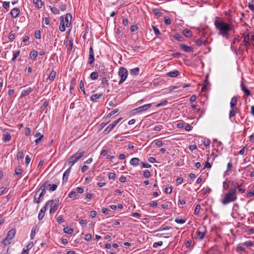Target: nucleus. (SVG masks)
<instances>
[{"label": "nucleus", "instance_id": "f257e3e1", "mask_svg": "<svg viewBox=\"0 0 254 254\" xmlns=\"http://www.w3.org/2000/svg\"><path fill=\"white\" fill-rule=\"evenodd\" d=\"M214 25L218 34L222 36L226 39H228L229 37V32L232 29L233 26L226 22L222 18L216 16L215 17Z\"/></svg>", "mask_w": 254, "mask_h": 254}, {"label": "nucleus", "instance_id": "f03ea898", "mask_svg": "<svg viewBox=\"0 0 254 254\" xmlns=\"http://www.w3.org/2000/svg\"><path fill=\"white\" fill-rule=\"evenodd\" d=\"M237 199L236 188H231L229 191L224 194L221 202L223 205H226L231 202L235 201Z\"/></svg>", "mask_w": 254, "mask_h": 254}, {"label": "nucleus", "instance_id": "7ed1b4c3", "mask_svg": "<svg viewBox=\"0 0 254 254\" xmlns=\"http://www.w3.org/2000/svg\"><path fill=\"white\" fill-rule=\"evenodd\" d=\"M194 30L197 32L198 31L200 33V37L197 38L196 39H194L193 42L195 43L196 45L197 46H200L202 44H203L205 46L207 45L209 43L206 39V38L204 36V32L203 31H201L199 29H194Z\"/></svg>", "mask_w": 254, "mask_h": 254}, {"label": "nucleus", "instance_id": "20e7f679", "mask_svg": "<svg viewBox=\"0 0 254 254\" xmlns=\"http://www.w3.org/2000/svg\"><path fill=\"white\" fill-rule=\"evenodd\" d=\"M118 74L121 77V79L119 82V85L122 84L127 79L128 75V71L127 69L123 67L120 68Z\"/></svg>", "mask_w": 254, "mask_h": 254}, {"label": "nucleus", "instance_id": "39448f33", "mask_svg": "<svg viewBox=\"0 0 254 254\" xmlns=\"http://www.w3.org/2000/svg\"><path fill=\"white\" fill-rule=\"evenodd\" d=\"M122 119V118H120L110 124L104 130V133L106 134L109 133Z\"/></svg>", "mask_w": 254, "mask_h": 254}, {"label": "nucleus", "instance_id": "423d86ee", "mask_svg": "<svg viewBox=\"0 0 254 254\" xmlns=\"http://www.w3.org/2000/svg\"><path fill=\"white\" fill-rule=\"evenodd\" d=\"M205 228L203 226L199 227L196 232V237L202 240L205 235Z\"/></svg>", "mask_w": 254, "mask_h": 254}, {"label": "nucleus", "instance_id": "0eeeda50", "mask_svg": "<svg viewBox=\"0 0 254 254\" xmlns=\"http://www.w3.org/2000/svg\"><path fill=\"white\" fill-rule=\"evenodd\" d=\"M94 61L95 59L93 49L92 46H90L89 51V58L87 63L89 64H92L94 63Z\"/></svg>", "mask_w": 254, "mask_h": 254}, {"label": "nucleus", "instance_id": "6e6552de", "mask_svg": "<svg viewBox=\"0 0 254 254\" xmlns=\"http://www.w3.org/2000/svg\"><path fill=\"white\" fill-rule=\"evenodd\" d=\"M151 104H145L134 109L133 111H135L136 113L141 112L142 111L147 110V109L150 108L151 107Z\"/></svg>", "mask_w": 254, "mask_h": 254}, {"label": "nucleus", "instance_id": "1a4fd4ad", "mask_svg": "<svg viewBox=\"0 0 254 254\" xmlns=\"http://www.w3.org/2000/svg\"><path fill=\"white\" fill-rule=\"evenodd\" d=\"M72 16L71 14L69 13L66 14L65 17H64V23H65L66 27L70 26L71 24Z\"/></svg>", "mask_w": 254, "mask_h": 254}, {"label": "nucleus", "instance_id": "9d476101", "mask_svg": "<svg viewBox=\"0 0 254 254\" xmlns=\"http://www.w3.org/2000/svg\"><path fill=\"white\" fill-rule=\"evenodd\" d=\"M60 24L59 26V30L61 32H64L65 30V23H64V17L63 16H61L60 18Z\"/></svg>", "mask_w": 254, "mask_h": 254}, {"label": "nucleus", "instance_id": "9b49d317", "mask_svg": "<svg viewBox=\"0 0 254 254\" xmlns=\"http://www.w3.org/2000/svg\"><path fill=\"white\" fill-rule=\"evenodd\" d=\"M15 234H16L15 229H12L8 232L6 238L8 240H9L10 241H11V240L15 236Z\"/></svg>", "mask_w": 254, "mask_h": 254}, {"label": "nucleus", "instance_id": "f8f14e48", "mask_svg": "<svg viewBox=\"0 0 254 254\" xmlns=\"http://www.w3.org/2000/svg\"><path fill=\"white\" fill-rule=\"evenodd\" d=\"M85 151L77 152L72 155V156L74 157V159H75V161L77 162L85 155Z\"/></svg>", "mask_w": 254, "mask_h": 254}, {"label": "nucleus", "instance_id": "ddd939ff", "mask_svg": "<svg viewBox=\"0 0 254 254\" xmlns=\"http://www.w3.org/2000/svg\"><path fill=\"white\" fill-rule=\"evenodd\" d=\"M54 201L56 203L54 205L51 204V208L50 209V213L51 214L55 213L57 210L59 206V200H55Z\"/></svg>", "mask_w": 254, "mask_h": 254}, {"label": "nucleus", "instance_id": "4468645a", "mask_svg": "<svg viewBox=\"0 0 254 254\" xmlns=\"http://www.w3.org/2000/svg\"><path fill=\"white\" fill-rule=\"evenodd\" d=\"M238 109L237 108H233L230 109L229 114V119L233 122L234 120V119L233 118L235 116L236 114L237 113Z\"/></svg>", "mask_w": 254, "mask_h": 254}, {"label": "nucleus", "instance_id": "2eb2a0df", "mask_svg": "<svg viewBox=\"0 0 254 254\" xmlns=\"http://www.w3.org/2000/svg\"><path fill=\"white\" fill-rule=\"evenodd\" d=\"M20 13V9L19 8H13L10 11V15L12 17L15 18L17 17Z\"/></svg>", "mask_w": 254, "mask_h": 254}, {"label": "nucleus", "instance_id": "dca6fc26", "mask_svg": "<svg viewBox=\"0 0 254 254\" xmlns=\"http://www.w3.org/2000/svg\"><path fill=\"white\" fill-rule=\"evenodd\" d=\"M241 90L243 91L244 93L247 96H249L251 95V93L250 91L247 89L246 86L244 84L243 82H242L241 83Z\"/></svg>", "mask_w": 254, "mask_h": 254}, {"label": "nucleus", "instance_id": "f3484780", "mask_svg": "<svg viewBox=\"0 0 254 254\" xmlns=\"http://www.w3.org/2000/svg\"><path fill=\"white\" fill-rule=\"evenodd\" d=\"M238 99L235 96H234L232 98L231 102H230V109H235L237 108L236 107L237 104Z\"/></svg>", "mask_w": 254, "mask_h": 254}, {"label": "nucleus", "instance_id": "a211bd4d", "mask_svg": "<svg viewBox=\"0 0 254 254\" xmlns=\"http://www.w3.org/2000/svg\"><path fill=\"white\" fill-rule=\"evenodd\" d=\"M70 170H71V168H70V167H69L64 173L63 177V182H66L67 181L69 173L70 172Z\"/></svg>", "mask_w": 254, "mask_h": 254}, {"label": "nucleus", "instance_id": "6ab92c4d", "mask_svg": "<svg viewBox=\"0 0 254 254\" xmlns=\"http://www.w3.org/2000/svg\"><path fill=\"white\" fill-rule=\"evenodd\" d=\"M46 210L47 208L46 207H43L41 209L40 212L38 214V219L39 220H41L43 218L45 215V212H46Z\"/></svg>", "mask_w": 254, "mask_h": 254}, {"label": "nucleus", "instance_id": "aec40b11", "mask_svg": "<svg viewBox=\"0 0 254 254\" xmlns=\"http://www.w3.org/2000/svg\"><path fill=\"white\" fill-rule=\"evenodd\" d=\"M33 91V89L31 87H28L26 90H23L21 93V97H24L28 95H29L32 91Z\"/></svg>", "mask_w": 254, "mask_h": 254}, {"label": "nucleus", "instance_id": "412c9836", "mask_svg": "<svg viewBox=\"0 0 254 254\" xmlns=\"http://www.w3.org/2000/svg\"><path fill=\"white\" fill-rule=\"evenodd\" d=\"M11 243V242L9 240H8L6 238L5 239H4L1 241V244L2 245L3 249H4V250H5V249H6L7 248L6 247L9 246Z\"/></svg>", "mask_w": 254, "mask_h": 254}, {"label": "nucleus", "instance_id": "4be33fe9", "mask_svg": "<svg viewBox=\"0 0 254 254\" xmlns=\"http://www.w3.org/2000/svg\"><path fill=\"white\" fill-rule=\"evenodd\" d=\"M76 162H77L75 161V159H74V157H73L72 155L68 158V159L67 160V162L65 163V165L68 164V165H70L69 167L71 168V166Z\"/></svg>", "mask_w": 254, "mask_h": 254}, {"label": "nucleus", "instance_id": "5701e85b", "mask_svg": "<svg viewBox=\"0 0 254 254\" xmlns=\"http://www.w3.org/2000/svg\"><path fill=\"white\" fill-rule=\"evenodd\" d=\"M23 172V169L21 166H18L14 170V175L15 176H19Z\"/></svg>", "mask_w": 254, "mask_h": 254}, {"label": "nucleus", "instance_id": "b1692460", "mask_svg": "<svg viewBox=\"0 0 254 254\" xmlns=\"http://www.w3.org/2000/svg\"><path fill=\"white\" fill-rule=\"evenodd\" d=\"M140 160L138 158H133L130 161V165L133 166H136L139 163Z\"/></svg>", "mask_w": 254, "mask_h": 254}, {"label": "nucleus", "instance_id": "393cba45", "mask_svg": "<svg viewBox=\"0 0 254 254\" xmlns=\"http://www.w3.org/2000/svg\"><path fill=\"white\" fill-rule=\"evenodd\" d=\"M168 76L175 77L179 75V71L178 70L171 71L167 73Z\"/></svg>", "mask_w": 254, "mask_h": 254}, {"label": "nucleus", "instance_id": "a878e982", "mask_svg": "<svg viewBox=\"0 0 254 254\" xmlns=\"http://www.w3.org/2000/svg\"><path fill=\"white\" fill-rule=\"evenodd\" d=\"M101 84L102 85L103 87L104 88H107L109 87L108 80L106 77L102 78L101 80Z\"/></svg>", "mask_w": 254, "mask_h": 254}, {"label": "nucleus", "instance_id": "bb28decb", "mask_svg": "<svg viewBox=\"0 0 254 254\" xmlns=\"http://www.w3.org/2000/svg\"><path fill=\"white\" fill-rule=\"evenodd\" d=\"M102 95V93L93 94L90 97L91 100L93 102H96L97 99L100 98Z\"/></svg>", "mask_w": 254, "mask_h": 254}, {"label": "nucleus", "instance_id": "cd10ccee", "mask_svg": "<svg viewBox=\"0 0 254 254\" xmlns=\"http://www.w3.org/2000/svg\"><path fill=\"white\" fill-rule=\"evenodd\" d=\"M11 139L10 134L8 132H5L3 134V140L4 142L9 141Z\"/></svg>", "mask_w": 254, "mask_h": 254}, {"label": "nucleus", "instance_id": "c85d7f7f", "mask_svg": "<svg viewBox=\"0 0 254 254\" xmlns=\"http://www.w3.org/2000/svg\"><path fill=\"white\" fill-rule=\"evenodd\" d=\"M139 68L136 67L130 70V74L131 75H137L139 74Z\"/></svg>", "mask_w": 254, "mask_h": 254}, {"label": "nucleus", "instance_id": "c756f323", "mask_svg": "<svg viewBox=\"0 0 254 254\" xmlns=\"http://www.w3.org/2000/svg\"><path fill=\"white\" fill-rule=\"evenodd\" d=\"M180 47L182 50L186 52H190V47L188 46L185 44H180Z\"/></svg>", "mask_w": 254, "mask_h": 254}, {"label": "nucleus", "instance_id": "7c9ffc66", "mask_svg": "<svg viewBox=\"0 0 254 254\" xmlns=\"http://www.w3.org/2000/svg\"><path fill=\"white\" fill-rule=\"evenodd\" d=\"M243 43L244 45L246 48H248L250 46V43L249 42V38L248 35L244 36Z\"/></svg>", "mask_w": 254, "mask_h": 254}, {"label": "nucleus", "instance_id": "2f4dec72", "mask_svg": "<svg viewBox=\"0 0 254 254\" xmlns=\"http://www.w3.org/2000/svg\"><path fill=\"white\" fill-rule=\"evenodd\" d=\"M41 190V192L40 194L39 195L40 196V197H41L43 199V196L45 195V194L46 193V190H45L44 188H43L40 187L38 188V189L37 190V191H38V192H39Z\"/></svg>", "mask_w": 254, "mask_h": 254}, {"label": "nucleus", "instance_id": "473e14b6", "mask_svg": "<svg viewBox=\"0 0 254 254\" xmlns=\"http://www.w3.org/2000/svg\"><path fill=\"white\" fill-rule=\"evenodd\" d=\"M37 194H38V191H37L35 194L33 201L34 203H36L38 204L43 200V199L41 197H40L39 195L38 197H37Z\"/></svg>", "mask_w": 254, "mask_h": 254}, {"label": "nucleus", "instance_id": "72a5a7b5", "mask_svg": "<svg viewBox=\"0 0 254 254\" xmlns=\"http://www.w3.org/2000/svg\"><path fill=\"white\" fill-rule=\"evenodd\" d=\"M40 187L43 188H44L45 190H49V189L51 187V184L49 183V181H46V182H44L41 185V186Z\"/></svg>", "mask_w": 254, "mask_h": 254}, {"label": "nucleus", "instance_id": "f704fd0d", "mask_svg": "<svg viewBox=\"0 0 254 254\" xmlns=\"http://www.w3.org/2000/svg\"><path fill=\"white\" fill-rule=\"evenodd\" d=\"M98 76L99 72L94 71L91 73L90 77L92 80H96L98 78Z\"/></svg>", "mask_w": 254, "mask_h": 254}, {"label": "nucleus", "instance_id": "c9c22d12", "mask_svg": "<svg viewBox=\"0 0 254 254\" xmlns=\"http://www.w3.org/2000/svg\"><path fill=\"white\" fill-rule=\"evenodd\" d=\"M56 75V72L53 70L50 73L48 78L50 81H52L55 79Z\"/></svg>", "mask_w": 254, "mask_h": 254}, {"label": "nucleus", "instance_id": "e433bc0d", "mask_svg": "<svg viewBox=\"0 0 254 254\" xmlns=\"http://www.w3.org/2000/svg\"><path fill=\"white\" fill-rule=\"evenodd\" d=\"M64 232L65 233L71 234L73 233V230L71 228L66 226V227L64 228Z\"/></svg>", "mask_w": 254, "mask_h": 254}, {"label": "nucleus", "instance_id": "4c0bfd02", "mask_svg": "<svg viewBox=\"0 0 254 254\" xmlns=\"http://www.w3.org/2000/svg\"><path fill=\"white\" fill-rule=\"evenodd\" d=\"M152 11H153L154 14L157 17H160L162 14V13L161 12L160 9L158 8H154L152 10Z\"/></svg>", "mask_w": 254, "mask_h": 254}, {"label": "nucleus", "instance_id": "58836bf2", "mask_svg": "<svg viewBox=\"0 0 254 254\" xmlns=\"http://www.w3.org/2000/svg\"><path fill=\"white\" fill-rule=\"evenodd\" d=\"M35 6L38 8H41L42 6V2L41 0H33Z\"/></svg>", "mask_w": 254, "mask_h": 254}, {"label": "nucleus", "instance_id": "ea45409f", "mask_svg": "<svg viewBox=\"0 0 254 254\" xmlns=\"http://www.w3.org/2000/svg\"><path fill=\"white\" fill-rule=\"evenodd\" d=\"M173 38L176 39V40L179 41H183L184 40V38L182 37L180 34L178 33H176L173 36Z\"/></svg>", "mask_w": 254, "mask_h": 254}, {"label": "nucleus", "instance_id": "a19ab883", "mask_svg": "<svg viewBox=\"0 0 254 254\" xmlns=\"http://www.w3.org/2000/svg\"><path fill=\"white\" fill-rule=\"evenodd\" d=\"M37 56V52L35 50H33L30 53V58L32 60H34Z\"/></svg>", "mask_w": 254, "mask_h": 254}, {"label": "nucleus", "instance_id": "79ce46f5", "mask_svg": "<svg viewBox=\"0 0 254 254\" xmlns=\"http://www.w3.org/2000/svg\"><path fill=\"white\" fill-rule=\"evenodd\" d=\"M59 8L62 11H64L66 8V4L65 2L63 3V2H60Z\"/></svg>", "mask_w": 254, "mask_h": 254}, {"label": "nucleus", "instance_id": "37998d69", "mask_svg": "<svg viewBox=\"0 0 254 254\" xmlns=\"http://www.w3.org/2000/svg\"><path fill=\"white\" fill-rule=\"evenodd\" d=\"M50 9H51L52 12L55 14H59V13H60L59 9L56 7L50 6Z\"/></svg>", "mask_w": 254, "mask_h": 254}, {"label": "nucleus", "instance_id": "c03bdc74", "mask_svg": "<svg viewBox=\"0 0 254 254\" xmlns=\"http://www.w3.org/2000/svg\"><path fill=\"white\" fill-rule=\"evenodd\" d=\"M76 194L77 193H76V191H71L68 194V196L70 198H72L73 199H74L76 198Z\"/></svg>", "mask_w": 254, "mask_h": 254}, {"label": "nucleus", "instance_id": "a18cd8bd", "mask_svg": "<svg viewBox=\"0 0 254 254\" xmlns=\"http://www.w3.org/2000/svg\"><path fill=\"white\" fill-rule=\"evenodd\" d=\"M79 87H80V89L81 90V91L83 92V94L84 95H85L86 93H85V88L84 87V82L82 80H81L80 82Z\"/></svg>", "mask_w": 254, "mask_h": 254}, {"label": "nucleus", "instance_id": "49530a36", "mask_svg": "<svg viewBox=\"0 0 254 254\" xmlns=\"http://www.w3.org/2000/svg\"><path fill=\"white\" fill-rule=\"evenodd\" d=\"M152 28L153 29V31L154 32V33L156 35V36H158V35H160L161 34L160 30H159V29H158L157 27H156L155 26H152Z\"/></svg>", "mask_w": 254, "mask_h": 254}, {"label": "nucleus", "instance_id": "de8ad7c7", "mask_svg": "<svg viewBox=\"0 0 254 254\" xmlns=\"http://www.w3.org/2000/svg\"><path fill=\"white\" fill-rule=\"evenodd\" d=\"M20 53V51L19 50L14 53L13 58L11 59L12 62H14L16 60V58L19 56Z\"/></svg>", "mask_w": 254, "mask_h": 254}, {"label": "nucleus", "instance_id": "09e8293b", "mask_svg": "<svg viewBox=\"0 0 254 254\" xmlns=\"http://www.w3.org/2000/svg\"><path fill=\"white\" fill-rule=\"evenodd\" d=\"M243 245L247 247H250L254 246L253 243L251 241H246L243 243Z\"/></svg>", "mask_w": 254, "mask_h": 254}, {"label": "nucleus", "instance_id": "8fccbe9b", "mask_svg": "<svg viewBox=\"0 0 254 254\" xmlns=\"http://www.w3.org/2000/svg\"><path fill=\"white\" fill-rule=\"evenodd\" d=\"M200 204H197L195 206V209H194V214L195 215L198 214L199 212L200 211Z\"/></svg>", "mask_w": 254, "mask_h": 254}, {"label": "nucleus", "instance_id": "3c124183", "mask_svg": "<svg viewBox=\"0 0 254 254\" xmlns=\"http://www.w3.org/2000/svg\"><path fill=\"white\" fill-rule=\"evenodd\" d=\"M41 37V32L40 30H37L35 33V38L37 39H40Z\"/></svg>", "mask_w": 254, "mask_h": 254}, {"label": "nucleus", "instance_id": "603ef678", "mask_svg": "<svg viewBox=\"0 0 254 254\" xmlns=\"http://www.w3.org/2000/svg\"><path fill=\"white\" fill-rule=\"evenodd\" d=\"M23 152L22 151H18L17 154V159L20 160L23 158Z\"/></svg>", "mask_w": 254, "mask_h": 254}, {"label": "nucleus", "instance_id": "864d4df0", "mask_svg": "<svg viewBox=\"0 0 254 254\" xmlns=\"http://www.w3.org/2000/svg\"><path fill=\"white\" fill-rule=\"evenodd\" d=\"M243 246H244L243 245V243L239 244V245H238V246L237 247V251H245V249L244 248Z\"/></svg>", "mask_w": 254, "mask_h": 254}, {"label": "nucleus", "instance_id": "5fc2aeb1", "mask_svg": "<svg viewBox=\"0 0 254 254\" xmlns=\"http://www.w3.org/2000/svg\"><path fill=\"white\" fill-rule=\"evenodd\" d=\"M119 111V109H116L112 111L110 113L108 114L107 116V118H110L111 116L118 113Z\"/></svg>", "mask_w": 254, "mask_h": 254}, {"label": "nucleus", "instance_id": "6e6d98bb", "mask_svg": "<svg viewBox=\"0 0 254 254\" xmlns=\"http://www.w3.org/2000/svg\"><path fill=\"white\" fill-rule=\"evenodd\" d=\"M183 34L184 35L187 37H190V31L188 29H185L183 30Z\"/></svg>", "mask_w": 254, "mask_h": 254}, {"label": "nucleus", "instance_id": "4d7b16f0", "mask_svg": "<svg viewBox=\"0 0 254 254\" xmlns=\"http://www.w3.org/2000/svg\"><path fill=\"white\" fill-rule=\"evenodd\" d=\"M151 176L150 172L149 170H145L143 173V177L148 178Z\"/></svg>", "mask_w": 254, "mask_h": 254}, {"label": "nucleus", "instance_id": "13d9d810", "mask_svg": "<svg viewBox=\"0 0 254 254\" xmlns=\"http://www.w3.org/2000/svg\"><path fill=\"white\" fill-rule=\"evenodd\" d=\"M168 103V101L165 100L163 101L162 102H160L159 104H157L156 107H159L161 106H163L166 105Z\"/></svg>", "mask_w": 254, "mask_h": 254}, {"label": "nucleus", "instance_id": "bf43d9fd", "mask_svg": "<svg viewBox=\"0 0 254 254\" xmlns=\"http://www.w3.org/2000/svg\"><path fill=\"white\" fill-rule=\"evenodd\" d=\"M165 23L166 25H170L171 23V20L169 17L165 16L164 18Z\"/></svg>", "mask_w": 254, "mask_h": 254}, {"label": "nucleus", "instance_id": "052dcab7", "mask_svg": "<svg viewBox=\"0 0 254 254\" xmlns=\"http://www.w3.org/2000/svg\"><path fill=\"white\" fill-rule=\"evenodd\" d=\"M232 168V164L231 162H229L228 164H227V170H226V171L225 172V174L226 173V172H229L231 170Z\"/></svg>", "mask_w": 254, "mask_h": 254}, {"label": "nucleus", "instance_id": "680f3d73", "mask_svg": "<svg viewBox=\"0 0 254 254\" xmlns=\"http://www.w3.org/2000/svg\"><path fill=\"white\" fill-rule=\"evenodd\" d=\"M228 183H229V182H227L226 181H224L223 182V189L224 190H228V189L229 188V184Z\"/></svg>", "mask_w": 254, "mask_h": 254}, {"label": "nucleus", "instance_id": "e2e57ef3", "mask_svg": "<svg viewBox=\"0 0 254 254\" xmlns=\"http://www.w3.org/2000/svg\"><path fill=\"white\" fill-rule=\"evenodd\" d=\"M57 188V185L56 184L51 185V187L49 189L50 191H55Z\"/></svg>", "mask_w": 254, "mask_h": 254}, {"label": "nucleus", "instance_id": "0e129e2a", "mask_svg": "<svg viewBox=\"0 0 254 254\" xmlns=\"http://www.w3.org/2000/svg\"><path fill=\"white\" fill-rule=\"evenodd\" d=\"M210 191H211L210 189H209L208 188H203L202 190V193L204 194H205L207 193H209Z\"/></svg>", "mask_w": 254, "mask_h": 254}, {"label": "nucleus", "instance_id": "69168bd1", "mask_svg": "<svg viewBox=\"0 0 254 254\" xmlns=\"http://www.w3.org/2000/svg\"><path fill=\"white\" fill-rule=\"evenodd\" d=\"M172 191V187H166L165 189V192L167 194H170Z\"/></svg>", "mask_w": 254, "mask_h": 254}, {"label": "nucleus", "instance_id": "338daca9", "mask_svg": "<svg viewBox=\"0 0 254 254\" xmlns=\"http://www.w3.org/2000/svg\"><path fill=\"white\" fill-rule=\"evenodd\" d=\"M2 254H10L9 247H8L5 250L3 249L1 252Z\"/></svg>", "mask_w": 254, "mask_h": 254}, {"label": "nucleus", "instance_id": "774afa93", "mask_svg": "<svg viewBox=\"0 0 254 254\" xmlns=\"http://www.w3.org/2000/svg\"><path fill=\"white\" fill-rule=\"evenodd\" d=\"M248 7L253 12H254V5L253 2H249Z\"/></svg>", "mask_w": 254, "mask_h": 254}]
</instances>
